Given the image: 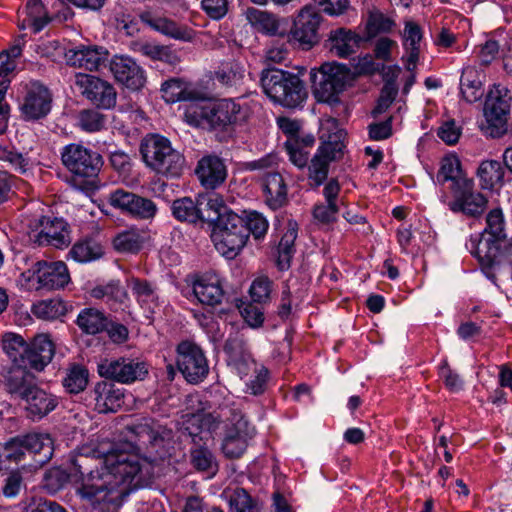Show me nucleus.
<instances>
[{
	"label": "nucleus",
	"instance_id": "obj_1",
	"mask_svg": "<svg viewBox=\"0 0 512 512\" xmlns=\"http://www.w3.org/2000/svg\"><path fill=\"white\" fill-rule=\"evenodd\" d=\"M151 462L110 441L91 442L79 448L68 468L54 467L45 474V486L54 493L66 483L77 485L81 498L102 512L118 509L131 492L150 483Z\"/></svg>",
	"mask_w": 512,
	"mask_h": 512
},
{
	"label": "nucleus",
	"instance_id": "obj_2",
	"mask_svg": "<svg viewBox=\"0 0 512 512\" xmlns=\"http://www.w3.org/2000/svg\"><path fill=\"white\" fill-rule=\"evenodd\" d=\"M220 411L219 416L205 412L185 413L181 417V430L187 433L194 443H206L217 434L221 426L219 417H226L222 451L228 458H238L246 450L248 440L255 435V428L244 418L238 407H223Z\"/></svg>",
	"mask_w": 512,
	"mask_h": 512
},
{
	"label": "nucleus",
	"instance_id": "obj_3",
	"mask_svg": "<svg viewBox=\"0 0 512 512\" xmlns=\"http://www.w3.org/2000/svg\"><path fill=\"white\" fill-rule=\"evenodd\" d=\"M260 108L256 94L216 102H191L184 112V120L191 126L211 130L225 129L248 120Z\"/></svg>",
	"mask_w": 512,
	"mask_h": 512
},
{
	"label": "nucleus",
	"instance_id": "obj_4",
	"mask_svg": "<svg viewBox=\"0 0 512 512\" xmlns=\"http://www.w3.org/2000/svg\"><path fill=\"white\" fill-rule=\"evenodd\" d=\"M264 93L276 104L286 108L301 106L307 98L302 80L295 74L280 69H268L262 73Z\"/></svg>",
	"mask_w": 512,
	"mask_h": 512
},
{
	"label": "nucleus",
	"instance_id": "obj_5",
	"mask_svg": "<svg viewBox=\"0 0 512 512\" xmlns=\"http://www.w3.org/2000/svg\"><path fill=\"white\" fill-rule=\"evenodd\" d=\"M141 155L147 167L158 174L177 177L184 167L183 156L172 148L170 141L163 136H146L140 147Z\"/></svg>",
	"mask_w": 512,
	"mask_h": 512
},
{
	"label": "nucleus",
	"instance_id": "obj_6",
	"mask_svg": "<svg viewBox=\"0 0 512 512\" xmlns=\"http://www.w3.org/2000/svg\"><path fill=\"white\" fill-rule=\"evenodd\" d=\"M312 92L320 103L335 105L345 90L350 78L347 67L336 62L324 63L318 69H311Z\"/></svg>",
	"mask_w": 512,
	"mask_h": 512
},
{
	"label": "nucleus",
	"instance_id": "obj_7",
	"mask_svg": "<svg viewBox=\"0 0 512 512\" xmlns=\"http://www.w3.org/2000/svg\"><path fill=\"white\" fill-rule=\"evenodd\" d=\"M509 101L508 89L500 84L493 85L487 94L481 130L491 138H501L511 128Z\"/></svg>",
	"mask_w": 512,
	"mask_h": 512
},
{
	"label": "nucleus",
	"instance_id": "obj_8",
	"mask_svg": "<svg viewBox=\"0 0 512 512\" xmlns=\"http://www.w3.org/2000/svg\"><path fill=\"white\" fill-rule=\"evenodd\" d=\"M70 280L64 262L38 261L21 273L19 285L26 291H51L63 288Z\"/></svg>",
	"mask_w": 512,
	"mask_h": 512
},
{
	"label": "nucleus",
	"instance_id": "obj_9",
	"mask_svg": "<svg viewBox=\"0 0 512 512\" xmlns=\"http://www.w3.org/2000/svg\"><path fill=\"white\" fill-rule=\"evenodd\" d=\"M337 128L335 120H328L320 129L321 146L311 159L308 166L309 179L316 185H321L327 178L330 162L341 156L344 144V132L337 130L332 134H326V130Z\"/></svg>",
	"mask_w": 512,
	"mask_h": 512
},
{
	"label": "nucleus",
	"instance_id": "obj_10",
	"mask_svg": "<svg viewBox=\"0 0 512 512\" xmlns=\"http://www.w3.org/2000/svg\"><path fill=\"white\" fill-rule=\"evenodd\" d=\"M211 239L216 250L226 258H234L245 246L248 234L244 220L236 213H228L214 224Z\"/></svg>",
	"mask_w": 512,
	"mask_h": 512
},
{
	"label": "nucleus",
	"instance_id": "obj_11",
	"mask_svg": "<svg viewBox=\"0 0 512 512\" xmlns=\"http://www.w3.org/2000/svg\"><path fill=\"white\" fill-rule=\"evenodd\" d=\"M98 374L121 384L142 381L148 374L146 362L130 357L103 359L97 365Z\"/></svg>",
	"mask_w": 512,
	"mask_h": 512
},
{
	"label": "nucleus",
	"instance_id": "obj_12",
	"mask_svg": "<svg viewBox=\"0 0 512 512\" xmlns=\"http://www.w3.org/2000/svg\"><path fill=\"white\" fill-rule=\"evenodd\" d=\"M63 165L74 175L89 178L96 176L102 166L99 153L82 144H68L61 152Z\"/></svg>",
	"mask_w": 512,
	"mask_h": 512
},
{
	"label": "nucleus",
	"instance_id": "obj_13",
	"mask_svg": "<svg viewBox=\"0 0 512 512\" xmlns=\"http://www.w3.org/2000/svg\"><path fill=\"white\" fill-rule=\"evenodd\" d=\"M177 366L183 377L192 384H197L207 376L209 367L202 349L191 342L178 345Z\"/></svg>",
	"mask_w": 512,
	"mask_h": 512
},
{
	"label": "nucleus",
	"instance_id": "obj_14",
	"mask_svg": "<svg viewBox=\"0 0 512 512\" xmlns=\"http://www.w3.org/2000/svg\"><path fill=\"white\" fill-rule=\"evenodd\" d=\"M322 16L312 6H304L294 19L291 38L303 50H309L319 41L318 29Z\"/></svg>",
	"mask_w": 512,
	"mask_h": 512
},
{
	"label": "nucleus",
	"instance_id": "obj_15",
	"mask_svg": "<svg viewBox=\"0 0 512 512\" xmlns=\"http://www.w3.org/2000/svg\"><path fill=\"white\" fill-rule=\"evenodd\" d=\"M75 84L81 94L98 108L111 109L115 106L117 93L109 82L93 75L77 73Z\"/></svg>",
	"mask_w": 512,
	"mask_h": 512
},
{
	"label": "nucleus",
	"instance_id": "obj_16",
	"mask_svg": "<svg viewBox=\"0 0 512 512\" xmlns=\"http://www.w3.org/2000/svg\"><path fill=\"white\" fill-rule=\"evenodd\" d=\"M22 94L20 109L25 119L37 120L49 113L52 98L44 85L39 82L25 84Z\"/></svg>",
	"mask_w": 512,
	"mask_h": 512
},
{
	"label": "nucleus",
	"instance_id": "obj_17",
	"mask_svg": "<svg viewBox=\"0 0 512 512\" xmlns=\"http://www.w3.org/2000/svg\"><path fill=\"white\" fill-rule=\"evenodd\" d=\"M504 241L482 231L470 236L466 248L483 268H493L499 264Z\"/></svg>",
	"mask_w": 512,
	"mask_h": 512
},
{
	"label": "nucleus",
	"instance_id": "obj_18",
	"mask_svg": "<svg viewBox=\"0 0 512 512\" xmlns=\"http://www.w3.org/2000/svg\"><path fill=\"white\" fill-rule=\"evenodd\" d=\"M192 293L199 303L216 306L225 297L224 279L215 272L196 275L191 281Z\"/></svg>",
	"mask_w": 512,
	"mask_h": 512
},
{
	"label": "nucleus",
	"instance_id": "obj_19",
	"mask_svg": "<svg viewBox=\"0 0 512 512\" xmlns=\"http://www.w3.org/2000/svg\"><path fill=\"white\" fill-rule=\"evenodd\" d=\"M109 69L115 80L128 89L139 90L146 82L144 70L129 56L114 55L110 60Z\"/></svg>",
	"mask_w": 512,
	"mask_h": 512
},
{
	"label": "nucleus",
	"instance_id": "obj_20",
	"mask_svg": "<svg viewBox=\"0 0 512 512\" xmlns=\"http://www.w3.org/2000/svg\"><path fill=\"white\" fill-rule=\"evenodd\" d=\"M462 183L463 185L452 190L454 199L449 202V209L468 216L481 214L485 209L487 199L480 192L474 191L473 180Z\"/></svg>",
	"mask_w": 512,
	"mask_h": 512
},
{
	"label": "nucleus",
	"instance_id": "obj_21",
	"mask_svg": "<svg viewBox=\"0 0 512 512\" xmlns=\"http://www.w3.org/2000/svg\"><path fill=\"white\" fill-rule=\"evenodd\" d=\"M27 364H12L4 368L1 376L4 389L11 396L23 398L36 384L34 374L28 371Z\"/></svg>",
	"mask_w": 512,
	"mask_h": 512
},
{
	"label": "nucleus",
	"instance_id": "obj_22",
	"mask_svg": "<svg viewBox=\"0 0 512 512\" xmlns=\"http://www.w3.org/2000/svg\"><path fill=\"white\" fill-rule=\"evenodd\" d=\"M108 52L105 48L95 45H79L66 53L67 63L85 70H98L106 61Z\"/></svg>",
	"mask_w": 512,
	"mask_h": 512
},
{
	"label": "nucleus",
	"instance_id": "obj_23",
	"mask_svg": "<svg viewBox=\"0 0 512 512\" xmlns=\"http://www.w3.org/2000/svg\"><path fill=\"white\" fill-rule=\"evenodd\" d=\"M361 36L351 29L339 27L332 29L325 41V47L339 58H347L355 53L361 42Z\"/></svg>",
	"mask_w": 512,
	"mask_h": 512
},
{
	"label": "nucleus",
	"instance_id": "obj_24",
	"mask_svg": "<svg viewBox=\"0 0 512 512\" xmlns=\"http://www.w3.org/2000/svg\"><path fill=\"white\" fill-rule=\"evenodd\" d=\"M196 175L203 186L214 189L225 181L227 169L219 157L205 156L198 162Z\"/></svg>",
	"mask_w": 512,
	"mask_h": 512
},
{
	"label": "nucleus",
	"instance_id": "obj_25",
	"mask_svg": "<svg viewBox=\"0 0 512 512\" xmlns=\"http://www.w3.org/2000/svg\"><path fill=\"white\" fill-rule=\"evenodd\" d=\"M54 351V344L49 335H37L29 344L27 365L36 371H42L51 362Z\"/></svg>",
	"mask_w": 512,
	"mask_h": 512
},
{
	"label": "nucleus",
	"instance_id": "obj_26",
	"mask_svg": "<svg viewBox=\"0 0 512 512\" xmlns=\"http://www.w3.org/2000/svg\"><path fill=\"white\" fill-rule=\"evenodd\" d=\"M26 402V410L30 417L41 419L51 411H53L57 405V398L39 388L37 384L22 398Z\"/></svg>",
	"mask_w": 512,
	"mask_h": 512
},
{
	"label": "nucleus",
	"instance_id": "obj_27",
	"mask_svg": "<svg viewBox=\"0 0 512 512\" xmlns=\"http://www.w3.org/2000/svg\"><path fill=\"white\" fill-rule=\"evenodd\" d=\"M95 409L99 413L115 412L122 404L123 393L113 383L99 381L93 388Z\"/></svg>",
	"mask_w": 512,
	"mask_h": 512
},
{
	"label": "nucleus",
	"instance_id": "obj_28",
	"mask_svg": "<svg viewBox=\"0 0 512 512\" xmlns=\"http://www.w3.org/2000/svg\"><path fill=\"white\" fill-rule=\"evenodd\" d=\"M402 38L405 49L403 57L405 68L412 72L416 68L419 59L420 44L423 38L421 27L414 21H406Z\"/></svg>",
	"mask_w": 512,
	"mask_h": 512
},
{
	"label": "nucleus",
	"instance_id": "obj_29",
	"mask_svg": "<svg viewBox=\"0 0 512 512\" xmlns=\"http://www.w3.org/2000/svg\"><path fill=\"white\" fill-rule=\"evenodd\" d=\"M140 18L142 22L152 29L176 40L191 41L194 37L192 29L179 26L166 17L154 16L149 12H145L141 14Z\"/></svg>",
	"mask_w": 512,
	"mask_h": 512
},
{
	"label": "nucleus",
	"instance_id": "obj_30",
	"mask_svg": "<svg viewBox=\"0 0 512 512\" xmlns=\"http://www.w3.org/2000/svg\"><path fill=\"white\" fill-rule=\"evenodd\" d=\"M127 286L143 310L145 317L149 320L152 319L159 306L158 296L153 287L147 281L134 277L128 280Z\"/></svg>",
	"mask_w": 512,
	"mask_h": 512
},
{
	"label": "nucleus",
	"instance_id": "obj_31",
	"mask_svg": "<svg viewBox=\"0 0 512 512\" xmlns=\"http://www.w3.org/2000/svg\"><path fill=\"white\" fill-rule=\"evenodd\" d=\"M263 191L266 204L273 210L287 201V186L278 172H266L263 177Z\"/></svg>",
	"mask_w": 512,
	"mask_h": 512
},
{
	"label": "nucleus",
	"instance_id": "obj_32",
	"mask_svg": "<svg viewBox=\"0 0 512 512\" xmlns=\"http://www.w3.org/2000/svg\"><path fill=\"white\" fill-rule=\"evenodd\" d=\"M483 73L473 66H466L460 78V92L468 103L480 100L484 94Z\"/></svg>",
	"mask_w": 512,
	"mask_h": 512
},
{
	"label": "nucleus",
	"instance_id": "obj_33",
	"mask_svg": "<svg viewBox=\"0 0 512 512\" xmlns=\"http://www.w3.org/2000/svg\"><path fill=\"white\" fill-rule=\"evenodd\" d=\"M314 142V136L311 134L287 139L285 141V149L290 162L299 169L307 167Z\"/></svg>",
	"mask_w": 512,
	"mask_h": 512
},
{
	"label": "nucleus",
	"instance_id": "obj_34",
	"mask_svg": "<svg viewBox=\"0 0 512 512\" xmlns=\"http://www.w3.org/2000/svg\"><path fill=\"white\" fill-rule=\"evenodd\" d=\"M26 452L39 455L38 463L44 464L53 456V440L47 433L32 432L20 436Z\"/></svg>",
	"mask_w": 512,
	"mask_h": 512
},
{
	"label": "nucleus",
	"instance_id": "obj_35",
	"mask_svg": "<svg viewBox=\"0 0 512 512\" xmlns=\"http://www.w3.org/2000/svg\"><path fill=\"white\" fill-rule=\"evenodd\" d=\"M199 206L203 207L200 221L220 222L222 216L234 213L230 210L223 197L215 192L205 193L198 196Z\"/></svg>",
	"mask_w": 512,
	"mask_h": 512
},
{
	"label": "nucleus",
	"instance_id": "obj_36",
	"mask_svg": "<svg viewBox=\"0 0 512 512\" xmlns=\"http://www.w3.org/2000/svg\"><path fill=\"white\" fill-rule=\"evenodd\" d=\"M437 180L440 183L450 181L451 189L454 190L463 185L462 182H468L471 179L463 175L459 158L455 154H448L441 161Z\"/></svg>",
	"mask_w": 512,
	"mask_h": 512
},
{
	"label": "nucleus",
	"instance_id": "obj_37",
	"mask_svg": "<svg viewBox=\"0 0 512 512\" xmlns=\"http://www.w3.org/2000/svg\"><path fill=\"white\" fill-rule=\"evenodd\" d=\"M147 240L145 231L129 228L119 232L113 239V247L121 253L135 254L139 252Z\"/></svg>",
	"mask_w": 512,
	"mask_h": 512
},
{
	"label": "nucleus",
	"instance_id": "obj_38",
	"mask_svg": "<svg viewBox=\"0 0 512 512\" xmlns=\"http://www.w3.org/2000/svg\"><path fill=\"white\" fill-rule=\"evenodd\" d=\"M22 13L25 17L21 20L20 28H30L33 33H39L50 21L41 0H29Z\"/></svg>",
	"mask_w": 512,
	"mask_h": 512
},
{
	"label": "nucleus",
	"instance_id": "obj_39",
	"mask_svg": "<svg viewBox=\"0 0 512 512\" xmlns=\"http://www.w3.org/2000/svg\"><path fill=\"white\" fill-rule=\"evenodd\" d=\"M171 210L177 220L189 223L200 221L203 213V207L199 206L198 198L194 201L189 197H183L173 201Z\"/></svg>",
	"mask_w": 512,
	"mask_h": 512
},
{
	"label": "nucleus",
	"instance_id": "obj_40",
	"mask_svg": "<svg viewBox=\"0 0 512 512\" xmlns=\"http://www.w3.org/2000/svg\"><path fill=\"white\" fill-rule=\"evenodd\" d=\"M297 238L296 224L289 223L287 231L282 236L277 247V267L284 271L290 267L291 259L294 254V242Z\"/></svg>",
	"mask_w": 512,
	"mask_h": 512
},
{
	"label": "nucleus",
	"instance_id": "obj_41",
	"mask_svg": "<svg viewBox=\"0 0 512 512\" xmlns=\"http://www.w3.org/2000/svg\"><path fill=\"white\" fill-rule=\"evenodd\" d=\"M89 382V371L83 365L73 364L66 370L62 380L65 391L70 394L83 392Z\"/></svg>",
	"mask_w": 512,
	"mask_h": 512
},
{
	"label": "nucleus",
	"instance_id": "obj_42",
	"mask_svg": "<svg viewBox=\"0 0 512 512\" xmlns=\"http://www.w3.org/2000/svg\"><path fill=\"white\" fill-rule=\"evenodd\" d=\"M29 344L22 336L7 333L3 337V350L11 359L12 364H27Z\"/></svg>",
	"mask_w": 512,
	"mask_h": 512
},
{
	"label": "nucleus",
	"instance_id": "obj_43",
	"mask_svg": "<svg viewBox=\"0 0 512 512\" xmlns=\"http://www.w3.org/2000/svg\"><path fill=\"white\" fill-rule=\"evenodd\" d=\"M31 311L39 319L56 320L66 314L67 306L62 299L51 298L34 303Z\"/></svg>",
	"mask_w": 512,
	"mask_h": 512
},
{
	"label": "nucleus",
	"instance_id": "obj_44",
	"mask_svg": "<svg viewBox=\"0 0 512 512\" xmlns=\"http://www.w3.org/2000/svg\"><path fill=\"white\" fill-rule=\"evenodd\" d=\"M77 325L86 334L95 335L107 326L105 315L94 308L83 309L77 317Z\"/></svg>",
	"mask_w": 512,
	"mask_h": 512
},
{
	"label": "nucleus",
	"instance_id": "obj_45",
	"mask_svg": "<svg viewBox=\"0 0 512 512\" xmlns=\"http://www.w3.org/2000/svg\"><path fill=\"white\" fill-rule=\"evenodd\" d=\"M249 22L259 32L267 35H278L280 33L281 21L280 19L266 11L250 10L248 13Z\"/></svg>",
	"mask_w": 512,
	"mask_h": 512
},
{
	"label": "nucleus",
	"instance_id": "obj_46",
	"mask_svg": "<svg viewBox=\"0 0 512 512\" xmlns=\"http://www.w3.org/2000/svg\"><path fill=\"white\" fill-rule=\"evenodd\" d=\"M163 99L167 103L192 100L195 93L189 89L188 83L177 78L169 79L161 87Z\"/></svg>",
	"mask_w": 512,
	"mask_h": 512
},
{
	"label": "nucleus",
	"instance_id": "obj_47",
	"mask_svg": "<svg viewBox=\"0 0 512 512\" xmlns=\"http://www.w3.org/2000/svg\"><path fill=\"white\" fill-rule=\"evenodd\" d=\"M477 175L484 189H493L503 181L504 171L499 161L486 160L480 164Z\"/></svg>",
	"mask_w": 512,
	"mask_h": 512
},
{
	"label": "nucleus",
	"instance_id": "obj_48",
	"mask_svg": "<svg viewBox=\"0 0 512 512\" xmlns=\"http://www.w3.org/2000/svg\"><path fill=\"white\" fill-rule=\"evenodd\" d=\"M70 256L79 263H87L99 259L103 255L102 246L94 240H85L73 245Z\"/></svg>",
	"mask_w": 512,
	"mask_h": 512
},
{
	"label": "nucleus",
	"instance_id": "obj_49",
	"mask_svg": "<svg viewBox=\"0 0 512 512\" xmlns=\"http://www.w3.org/2000/svg\"><path fill=\"white\" fill-rule=\"evenodd\" d=\"M245 75L244 67L238 62H228L222 64L215 72V79L225 86L239 85Z\"/></svg>",
	"mask_w": 512,
	"mask_h": 512
},
{
	"label": "nucleus",
	"instance_id": "obj_50",
	"mask_svg": "<svg viewBox=\"0 0 512 512\" xmlns=\"http://www.w3.org/2000/svg\"><path fill=\"white\" fill-rule=\"evenodd\" d=\"M44 236L46 241L56 248L65 247L70 243L69 232L62 219H55L50 227H46Z\"/></svg>",
	"mask_w": 512,
	"mask_h": 512
},
{
	"label": "nucleus",
	"instance_id": "obj_51",
	"mask_svg": "<svg viewBox=\"0 0 512 512\" xmlns=\"http://www.w3.org/2000/svg\"><path fill=\"white\" fill-rule=\"evenodd\" d=\"M394 22L378 10L369 12L366 21V32L369 38L375 37L380 33H387L392 30Z\"/></svg>",
	"mask_w": 512,
	"mask_h": 512
},
{
	"label": "nucleus",
	"instance_id": "obj_52",
	"mask_svg": "<svg viewBox=\"0 0 512 512\" xmlns=\"http://www.w3.org/2000/svg\"><path fill=\"white\" fill-rule=\"evenodd\" d=\"M191 461L197 470L207 472L209 476L217 472L218 464L211 451L205 447H198L192 450Z\"/></svg>",
	"mask_w": 512,
	"mask_h": 512
},
{
	"label": "nucleus",
	"instance_id": "obj_53",
	"mask_svg": "<svg viewBox=\"0 0 512 512\" xmlns=\"http://www.w3.org/2000/svg\"><path fill=\"white\" fill-rule=\"evenodd\" d=\"M225 351L229 354V365L241 378L248 376L251 372L253 373L260 366L249 355L237 356L234 354L229 343H226Z\"/></svg>",
	"mask_w": 512,
	"mask_h": 512
},
{
	"label": "nucleus",
	"instance_id": "obj_54",
	"mask_svg": "<svg viewBox=\"0 0 512 512\" xmlns=\"http://www.w3.org/2000/svg\"><path fill=\"white\" fill-rule=\"evenodd\" d=\"M105 116L97 110H83L78 115V125L86 132H97L104 128Z\"/></svg>",
	"mask_w": 512,
	"mask_h": 512
},
{
	"label": "nucleus",
	"instance_id": "obj_55",
	"mask_svg": "<svg viewBox=\"0 0 512 512\" xmlns=\"http://www.w3.org/2000/svg\"><path fill=\"white\" fill-rule=\"evenodd\" d=\"M243 220L248 235L251 233L257 240L266 235L269 223L263 214L257 211H249Z\"/></svg>",
	"mask_w": 512,
	"mask_h": 512
},
{
	"label": "nucleus",
	"instance_id": "obj_56",
	"mask_svg": "<svg viewBox=\"0 0 512 512\" xmlns=\"http://www.w3.org/2000/svg\"><path fill=\"white\" fill-rule=\"evenodd\" d=\"M339 205L323 202L315 204L312 215L314 221L321 226H330L338 217Z\"/></svg>",
	"mask_w": 512,
	"mask_h": 512
},
{
	"label": "nucleus",
	"instance_id": "obj_57",
	"mask_svg": "<svg viewBox=\"0 0 512 512\" xmlns=\"http://www.w3.org/2000/svg\"><path fill=\"white\" fill-rule=\"evenodd\" d=\"M26 449L20 436L0 444V463L6 461L19 462L23 459Z\"/></svg>",
	"mask_w": 512,
	"mask_h": 512
},
{
	"label": "nucleus",
	"instance_id": "obj_58",
	"mask_svg": "<svg viewBox=\"0 0 512 512\" xmlns=\"http://www.w3.org/2000/svg\"><path fill=\"white\" fill-rule=\"evenodd\" d=\"M505 220L501 209H492L486 217V227L483 232L493 235L498 239L507 240L504 234Z\"/></svg>",
	"mask_w": 512,
	"mask_h": 512
},
{
	"label": "nucleus",
	"instance_id": "obj_59",
	"mask_svg": "<svg viewBox=\"0 0 512 512\" xmlns=\"http://www.w3.org/2000/svg\"><path fill=\"white\" fill-rule=\"evenodd\" d=\"M131 50L153 60H164L169 54V50L160 45L149 42L135 41L131 43Z\"/></svg>",
	"mask_w": 512,
	"mask_h": 512
},
{
	"label": "nucleus",
	"instance_id": "obj_60",
	"mask_svg": "<svg viewBox=\"0 0 512 512\" xmlns=\"http://www.w3.org/2000/svg\"><path fill=\"white\" fill-rule=\"evenodd\" d=\"M272 281L267 276L257 277L250 286V296L254 302L265 303L272 292Z\"/></svg>",
	"mask_w": 512,
	"mask_h": 512
},
{
	"label": "nucleus",
	"instance_id": "obj_61",
	"mask_svg": "<svg viewBox=\"0 0 512 512\" xmlns=\"http://www.w3.org/2000/svg\"><path fill=\"white\" fill-rule=\"evenodd\" d=\"M232 512H259L258 506L244 489H236L230 498Z\"/></svg>",
	"mask_w": 512,
	"mask_h": 512
},
{
	"label": "nucleus",
	"instance_id": "obj_62",
	"mask_svg": "<svg viewBox=\"0 0 512 512\" xmlns=\"http://www.w3.org/2000/svg\"><path fill=\"white\" fill-rule=\"evenodd\" d=\"M0 160L9 163L12 169L21 174L29 170V161L21 153L9 150L0 144Z\"/></svg>",
	"mask_w": 512,
	"mask_h": 512
},
{
	"label": "nucleus",
	"instance_id": "obj_63",
	"mask_svg": "<svg viewBox=\"0 0 512 512\" xmlns=\"http://www.w3.org/2000/svg\"><path fill=\"white\" fill-rule=\"evenodd\" d=\"M156 212L157 206L152 200L137 196L129 214L140 219H150L156 215Z\"/></svg>",
	"mask_w": 512,
	"mask_h": 512
},
{
	"label": "nucleus",
	"instance_id": "obj_64",
	"mask_svg": "<svg viewBox=\"0 0 512 512\" xmlns=\"http://www.w3.org/2000/svg\"><path fill=\"white\" fill-rule=\"evenodd\" d=\"M137 196L138 195L123 189H117L109 195V203L114 208L120 209L121 211L129 214Z\"/></svg>",
	"mask_w": 512,
	"mask_h": 512
}]
</instances>
